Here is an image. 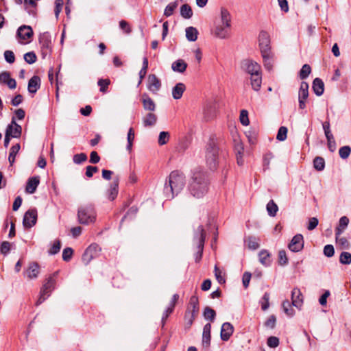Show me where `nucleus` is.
<instances>
[{"instance_id": "obj_1", "label": "nucleus", "mask_w": 351, "mask_h": 351, "mask_svg": "<svg viewBox=\"0 0 351 351\" xmlns=\"http://www.w3.org/2000/svg\"><path fill=\"white\" fill-rule=\"evenodd\" d=\"M208 189V180L205 172L199 169L195 170L188 186L189 193L199 199L206 195Z\"/></svg>"}, {"instance_id": "obj_2", "label": "nucleus", "mask_w": 351, "mask_h": 351, "mask_svg": "<svg viewBox=\"0 0 351 351\" xmlns=\"http://www.w3.org/2000/svg\"><path fill=\"white\" fill-rule=\"evenodd\" d=\"M186 184V178L183 173L173 171L166 178L163 192L167 199H171L181 192Z\"/></svg>"}, {"instance_id": "obj_3", "label": "nucleus", "mask_w": 351, "mask_h": 351, "mask_svg": "<svg viewBox=\"0 0 351 351\" xmlns=\"http://www.w3.org/2000/svg\"><path fill=\"white\" fill-rule=\"evenodd\" d=\"M220 154H223V151L220 150L218 138L216 135L212 134L205 147L206 162L211 171H215L217 169Z\"/></svg>"}, {"instance_id": "obj_4", "label": "nucleus", "mask_w": 351, "mask_h": 351, "mask_svg": "<svg viewBox=\"0 0 351 351\" xmlns=\"http://www.w3.org/2000/svg\"><path fill=\"white\" fill-rule=\"evenodd\" d=\"M242 68L250 75L252 88L258 91L261 87L262 76L260 64L251 60H245L242 62Z\"/></svg>"}, {"instance_id": "obj_5", "label": "nucleus", "mask_w": 351, "mask_h": 351, "mask_svg": "<svg viewBox=\"0 0 351 351\" xmlns=\"http://www.w3.org/2000/svg\"><path fill=\"white\" fill-rule=\"evenodd\" d=\"M206 238V232L202 225H199L195 230L193 236V243L196 245L197 252L195 254V261L198 263L202 257L204 245Z\"/></svg>"}, {"instance_id": "obj_6", "label": "nucleus", "mask_w": 351, "mask_h": 351, "mask_svg": "<svg viewBox=\"0 0 351 351\" xmlns=\"http://www.w3.org/2000/svg\"><path fill=\"white\" fill-rule=\"evenodd\" d=\"M77 218L81 224L88 225L93 223L96 219V213L93 206L86 205L79 208Z\"/></svg>"}, {"instance_id": "obj_7", "label": "nucleus", "mask_w": 351, "mask_h": 351, "mask_svg": "<svg viewBox=\"0 0 351 351\" xmlns=\"http://www.w3.org/2000/svg\"><path fill=\"white\" fill-rule=\"evenodd\" d=\"M58 272H55L46 279L45 282L41 288L40 297L36 301V304L37 306L40 305L50 295L51 291L54 289L56 285L55 278Z\"/></svg>"}, {"instance_id": "obj_8", "label": "nucleus", "mask_w": 351, "mask_h": 351, "mask_svg": "<svg viewBox=\"0 0 351 351\" xmlns=\"http://www.w3.org/2000/svg\"><path fill=\"white\" fill-rule=\"evenodd\" d=\"M39 43L41 46L43 58H45L51 52L52 43L51 35L48 32H44L40 34L39 36Z\"/></svg>"}, {"instance_id": "obj_9", "label": "nucleus", "mask_w": 351, "mask_h": 351, "mask_svg": "<svg viewBox=\"0 0 351 351\" xmlns=\"http://www.w3.org/2000/svg\"><path fill=\"white\" fill-rule=\"evenodd\" d=\"M101 249L97 244L93 243L90 245L84 251L82 256V261L85 265L99 255Z\"/></svg>"}, {"instance_id": "obj_10", "label": "nucleus", "mask_w": 351, "mask_h": 351, "mask_svg": "<svg viewBox=\"0 0 351 351\" xmlns=\"http://www.w3.org/2000/svg\"><path fill=\"white\" fill-rule=\"evenodd\" d=\"M259 47L261 54L272 53L270 47V38L268 33L261 31L258 36Z\"/></svg>"}, {"instance_id": "obj_11", "label": "nucleus", "mask_w": 351, "mask_h": 351, "mask_svg": "<svg viewBox=\"0 0 351 351\" xmlns=\"http://www.w3.org/2000/svg\"><path fill=\"white\" fill-rule=\"evenodd\" d=\"M37 210L36 209H29L24 215L23 219V225L25 228H31L37 221Z\"/></svg>"}, {"instance_id": "obj_12", "label": "nucleus", "mask_w": 351, "mask_h": 351, "mask_svg": "<svg viewBox=\"0 0 351 351\" xmlns=\"http://www.w3.org/2000/svg\"><path fill=\"white\" fill-rule=\"evenodd\" d=\"M304 243L303 236L301 234H297L292 238L288 247L291 252H298L303 249Z\"/></svg>"}, {"instance_id": "obj_13", "label": "nucleus", "mask_w": 351, "mask_h": 351, "mask_svg": "<svg viewBox=\"0 0 351 351\" xmlns=\"http://www.w3.org/2000/svg\"><path fill=\"white\" fill-rule=\"evenodd\" d=\"M22 132V128L16 123L15 117L12 118L11 123L7 126L5 134L12 138H20Z\"/></svg>"}, {"instance_id": "obj_14", "label": "nucleus", "mask_w": 351, "mask_h": 351, "mask_svg": "<svg viewBox=\"0 0 351 351\" xmlns=\"http://www.w3.org/2000/svg\"><path fill=\"white\" fill-rule=\"evenodd\" d=\"M147 87L153 94H156L161 88V82L155 74H150L147 77Z\"/></svg>"}, {"instance_id": "obj_15", "label": "nucleus", "mask_w": 351, "mask_h": 351, "mask_svg": "<svg viewBox=\"0 0 351 351\" xmlns=\"http://www.w3.org/2000/svg\"><path fill=\"white\" fill-rule=\"evenodd\" d=\"M234 332L233 326L229 322H225L222 324L221 328V339L222 341H227L230 339Z\"/></svg>"}, {"instance_id": "obj_16", "label": "nucleus", "mask_w": 351, "mask_h": 351, "mask_svg": "<svg viewBox=\"0 0 351 351\" xmlns=\"http://www.w3.org/2000/svg\"><path fill=\"white\" fill-rule=\"evenodd\" d=\"M0 83L6 84L10 89H14L16 87V82L10 77L8 71H3L0 73Z\"/></svg>"}, {"instance_id": "obj_17", "label": "nucleus", "mask_w": 351, "mask_h": 351, "mask_svg": "<svg viewBox=\"0 0 351 351\" xmlns=\"http://www.w3.org/2000/svg\"><path fill=\"white\" fill-rule=\"evenodd\" d=\"M39 273L40 266L35 262L31 263L25 272L26 277L30 280L36 278Z\"/></svg>"}, {"instance_id": "obj_18", "label": "nucleus", "mask_w": 351, "mask_h": 351, "mask_svg": "<svg viewBox=\"0 0 351 351\" xmlns=\"http://www.w3.org/2000/svg\"><path fill=\"white\" fill-rule=\"evenodd\" d=\"M291 304L293 307H299L303 304V295L298 288H294L291 291Z\"/></svg>"}, {"instance_id": "obj_19", "label": "nucleus", "mask_w": 351, "mask_h": 351, "mask_svg": "<svg viewBox=\"0 0 351 351\" xmlns=\"http://www.w3.org/2000/svg\"><path fill=\"white\" fill-rule=\"evenodd\" d=\"M141 101L145 110L154 112L156 110L155 102L147 93L143 94Z\"/></svg>"}, {"instance_id": "obj_20", "label": "nucleus", "mask_w": 351, "mask_h": 351, "mask_svg": "<svg viewBox=\"0 0 351 351\" xmlns=\"http://www.w3.org/2000/svg\"><path fill=\"white\" fill-rule=\"evenodd\" d=\"M33 35V31L30 26L22 25L17 30L18 37L23 40L30 38Z\"/></svg>"}, {"instance_id": "obj_21", "label": "nucleus", "mask_w": 351, "mask_h": 351, "mask_svg": "<svg viewBox=\"0 0 351 351\" xmlns=\"http://www.w3.org/2000/svg\"><path fill=\"white\" fill-rule=\"evenodd\" d=\"M40 78L38 75H34L28 82L27 90L29 93L35 94L40 87Z\"/></svg>"}, {"instance_id": "obj_22", "label": "nucleus", "mask_w": 351, "mask_h": 351, "mask_svg": "<svg viewBox=\"0 0 351 351\" xmlns=\"http://www.w3.org/2000/svg\"><path fill=\"white\" fill-rule=\"evenodd\" d=\"M210 330H211V324L208 323L204 325L203 328L202 332V346L205 348H208L210 345Z\"/></svg>"}, {"instance_id": "obj_23", "label": "nucleus", "mask_w": 351, "mask_h": 351, "mask_svg": "<svg viewBox=\"0 0 351 351\" xmlns=\"http://www.w3.org/2000/svg\"><path fill=\"white\" fill-rule=\"evenodd\" d=\"M40 183V178L39 176H34L29 178L27 180L25 191L27 193L33 194L35 193L38 186Z\"/></svg>"}, {"instance_id": "obj_24", "label": "nucleus", "mask_w": 351, "mask_h": 351, "mask_svg": "<svg viewBox=\"0 0 351 351\" xmlns=\"http://www.w3.org/2000/svg\"><path fill=\"white\" fill-rule=\"evenodd\" d=\"M349 219L346 216L341 217L339 220L337 226L335 228V236H341V234L345 231L349 224Z\"/></svg>"}, {"instance_id": "obj_25", "label": "nucleus", "mask_w": 351, "mask_h": 351, "mask_svg": "<svg viewBox=\"0 0 351 351\" xmlns=\"http://www.w3.org/2000/svg\"><path fill=\"white\" fill-rule=\"evenodd\" d=\"M231 27H226L224 25L218 24L216 25L215 29V35L221 39H224L228 37L229 29Z\"/></svg>"}, {"instance_id": "obj_26", "label": "nucleus", "mask_w": 351, "mask_h": 351, "mask_svg": "<svg viewBox=\"0 0 351 351\" xmlns=\"http://www.w3.org/2000/svg\"><path fill=\"white\" fill-rule=\"evenodd\" d=\"M219 24L224 25L226 27H231V14L225 8H221Z\"/></svg>"}, {"instance_id": "obj_27", "label": "nucleus", "mask_w": 351, "mask_h": 351, "mask_svg": "<svg viewBox=\"0 0 351 351\" xmlns=\"http://www.w3.org/2000/svg\"><path fill=\"white\" fill-rule=\"evenodd\" d=\"M312 88L316 95L321 96L324 91V84L320 78L317 77L313 82Z\"/></svg>"}, {"instance_id": "obj_28", "label": "nucleus", "mask_w": 351, "mask_h": 351, "mask_svg": "<svg viewBox=\"0 0 351 351\" xmlns=\"http://www.w3.org/2000/svg\"><path fill=\"white\" fill-rule=\"evenodd\" d=\"M215 108L212 104H207L203 110V120L208 121L215 117Z\"/></svg>"}, {"instance_id": "obj_29", "label": "nucleus", "mask_w": 351, "mask_h": 351, "mask_svg": "<svg viewBox=\"0 0 351 351\" xmlns=\"http://www.w3.org/2000/svg\"><path fill=\"white\" fill-rule=\"evenodd\" d=\"M186 86L183 83H178L172 89V97L175 99H179L182 97Z\"/></svg>"}, {"instance_id": "obj_30", "label": "nucleus", "mask_w": 351, "mask_h": 351, "mask_svg": "<svg viewBox=\"0 0 351 351\" xmlns=\"http://www.w3.org/2000/svg\"><path fill=\"white\" fill-rule=\"evenodd\" d=\"M118 187H119V179L117 178L114 180L110 184V189L108 192V197L110 200H114L118 194Z\"/></svg>"}, {"instance_id": "obj_31", "label": "nucleus", "mask_w": 351, "mask_h": 351, "mask_svg": "<svg viewBox=\"0 0 351 351\" xmlns=\"http://www.w3.org/2000/svg\"><path fill=\"white\" fill-rule=\"evenodd\" d=\"M158 120L157 116L152 113H147L143 119V123L145 127H152L154 126Z\"/></svg>"}, {"instance_id": "obj_32", "label": "nucleus", "mask_w": 351, "mask_h": 351, "mask_svg": "<svg viewBox=\"0 0 351 351\" xmlns=\"http://www.w3.org/2000/svg\"><path fill=\"white\" fill-rule=\"evenodd\" d=\"M265 68L268 71H271L273 69V53L261 54Z\"/></svg>"}, {"instance_id": "obj_33", "label": "nucleus", "mask_w": 351, "mask_h": 351, "mask_svg": "<svg viewBox=\"0 0 351 351\" xmlns=\"http://www.w3.org/2000/svg\"><path fill=\"white\" fill-rule=\"evenodd\" d=\"M187 68V64L182 59L173 62L171 64V69L175 72L183 73Z\"/></svg>"}, {"instance_id": "obj_34", "label": "nucleus", "mask_w": 351, "mask_h": 351, "mask_svg": "<svg viewBox=\"0 0 351 351\" xmlns=\"http://www.w3.org/2000/svg\"><path fill=\"white\" fill-rule=\"evenodd\" d=\"M258 257H259V261L260 263L265 266H269L271 264V259H270V254L269 252L266 250H262L258 253Z\"/></svg>"}, {"instance_id": "obj_35", "label": "nucleus", "mask_w": 351, "mask_h": 351, "mask_svg": "<svg viewBox=\"0 0 351 351\" xmlns=\"http://www.w3.org/2000/svg\"><path fill=\"white\" fill-rule=\"evenodd\" d=\"M186 38L190 42H195L197 39L198 31L195 27H188L185 29Z\"/></svg>"}, {"instance_id": "obj_36", "label": "nucleus", "mask_w": 351, "mask_h": 351, "mask_svg": "<svg viewBox=\"0 0 351 351\" xmlns=\"http://www.w3.org/2000/svg\"><path fill=\"white\" fill-rule=\"evenodd\" d=\"M308 97V84L302 82L298 91V99H307Z\"/></svg>"}, {"instance_id": "obj_37", "label": "nucleus", "mask_w": 351, "mask_h": 351, "mask_svg": "<svg viewBox=\"0 0 351 351\" xmlns=\"http://www.w3.org/2000/svg\"><path fill=\"white\" fill-rule=\"evenodd\" d=\"M21 145L19 143H16L11 147L8 156V161L11 166L14 163L16 156L19 153Z\"/></svg>"}, {"instance_id": "obj_38", "label": "nucleus", "mask_w": 351, "mask_h": 351, "mask_svg": "<svg viewBox=\"0 0 351 351\" xmlns=\"http://www.w3.org/2000/svg\"><path fill=\"white\" fill-rule=\"evenodd\" d=\"M245 243L248 248L252 250H255L260 247L259 239L254 236L248 237L245 240Z\"/></svg>"}, {"instance_id": "obj_39", "label": "nucleus", "mask_w": 351, "mask_h": 351, "mask_svg": "<svg viewBox=\"0 0 351 351\" xmlns=\"http://www.w3.org/2000/svg\"><path fill=\"white\" fill-rule=\"evenodd\" d=\"M180 15L186 19H189L193 16V11L189 4H184L180 7Z\"/></svg>"}, {"instance_id": "obj_40", "label": "nucleus", "mask_w": 351, "mask_h": 351, "mask_svg": "<svg viewBox=\"0 0 351 351\" xmlns=\"http://www.w3.org/2000/svg\"><path fill=\"white\" fill-rule=\"evenodd\" d=\"M313 167L318 171H322L325 168V160L324 158L316 156L313 160Z\"/></svg>"}, {"instance_id": "obj_41", "label": "nucleus", "mask_w": 351, "mask_h": 351, "mask_svg": "<svg viewBox=\"0 0 351 351\" xmlns=\"http://www.w3.org/2000/svg\"><path fill=\"white\" fill-rule=\"evenodd\" d=\"M278 210V207L277 204L274 202V200H270L267 204V211L268 215L271 217H275Z\"/></svg>"}, {"instance_id": "obj_42", "label": "nucleus", "mask_w": 351, "mask_h": 351, "mask_svg": "<svg viewBox=\"0 0 351 351\" xmlns=\"http://www.w3.org/2000/svg\"><path fill=\"white\" fill-rule=\"evenodd\" d=\"M195 308L193 309L192 311H186L184 315V319L186 321V326L188 328H190L193 323L195 319Z\"/></svg>"}, {"instance_id": "obj_43", "label": "nucleus", "mask_w": 351, "mask_h": 351, "mask_svg": "<svg viewBox=\"0 0 351 351\" xmlns=\"http://www.w3.org/2000/svg\"><path fill=\"white\" fill-rule=\"evenodd\" d=\"M61 248V242L60 240L56 239L53 241L50 249L48 250L49 255H55L58 254Z\"/></svg>"}, {"instance_id": "obj_44", "label": "nucleus", "mask_w": 351, "mask_h": 351, "mask_svg": "<svg viewBox=\"0 0 351 351\" xmlns=\"http://www.w3.org/2000/svg\"><path fill=\"white\" fill-rule=\"evenodd\" d=\"M134 139V131L132 128H130L128 130V135H127L128 145L126 146V149L129 152H131V151H132Z\"/></svg>"}, {"instance_id": "obj_45", "label": "nucleus", "mask_w": 351, "mask_h": 351, "mask_svg": "<svg viewBox=\"0 0 351 351\" xmlns=\"http://www.w3.org/2000/svg\"><path fill=\"white\" fill-rule=\"evenodd\" d=\"M177 7H178L177 1H174V2H171V3H169L166 6V8L164 10V15L167 17L171 16Z\"/></svg>"}, {"instance_id": "obj_46", "label": "nucleus", "mask_w": 351, "mask_h": 351, "mask_svg": "<svg viewBox=\"0 0 351 351\" xmlns=\"http://www.w3.org/2000/svg\"><path fill=\"white\" fill-rule=\"evenodd\" d=\"M339 262L343 265H350L351 263V254L347 252H343L339 256Z\"/></svg>"}, {"instance_id": "obj_47", "label": "nucleus", "mask_w": 351, "mask_h": 351, "mask_svg": "<svg viewBox=\"0 0 351 351\" xmlns=\"http://www.w3.org/2000/svg\"><path fill=\"white\" fill-rule=\"evenodd\" d=\"M311 72V66L307 64H304L302 66V67L300 71V74H299L300 79H302V80L306 79L310 75Z\"/></svg>"}, {"instance_id": "obj_48", "label": "nucleus", "mask_w": 351, "mask_h": 351, "mask_svg": "<svg viewBox=\"0 0 351 351\" xmlns=\"http://www.w3.org/2000/svg\"><path fill=\"white\" fill-rule=\"evenodd\" d=\"M169 133L168 132H160L158 136V143L160 145L167 143L169 140Z\"/></svg>"}, {"instance_id": "obj_49", "label": "nucleus", "mask_w": 351, "mask_h": 351, "mask_svg": "<svg viewBox=\"0 0 351 351\" xmlns=\"http://www.w3.org/2000/svg\"><path fill=\"white\" fill-rule=\"evenodd\" d=\"M287 132H288V130L286 127L281 126L278 131V134L276 136L277 140H278L280 141H285L287 136Z\"/></svg>"}, {"instance_id": "obj_50", "label": "nucleus", "mask_w": 351, "mask_h": 351, "mask_svg": "<svg viewBox=\"0 0 351 351\" xmlns=\"http://www.w3.org/2000/svg\"><path fill=\"white\" fill-rule=\"evenodd\" d=\"M216 316V312L213 308H205L204 312V317L206 319L214 322Z\"/></svg>"}, {"instance_id": "obj_51", "label": "nucleus", "mask_w": 351, "mask_h": 351, "mask_svg": "<svg viewBox=\"0 0 351 351\" xmlns=\"http://www.w3.org/2000/svg\"><path fill=\"white\" fill-rule=\"evenodd\" d=\"M351 152V148L349 146H343L339 149V154L342 159H346L349 157Z\"/></svg>"}, {"instance_id": "obj_52", "label": "nucleus", "mask_w": 351, "mask_h": 351, "mask_svg": "<svg viewBox=\"0 0 351 351\" xmlns=\"http://www.w3.org/2000/svg\"><path fill=\"white\" fill-rule=\"evenodd\" d=\"M276 317L274 315H270L264 323L266 328L273 329L276 326Z\"/></svg>"}, {"instance_id": "obj_53", "label": "nucleus", "mask_w": 351, "mask_h": 351, "mask_svg": "<svg viewBox=\"0 0 351 351\" xmlns=\"http://www.w3.org/2000/svg\"><path fill=\"white\" fill-rule=\"evenodd\" d=\"M87 160V156L84 153L77 154L73 156V162L80 165Z\"/></svg>"}, {"instance_id": "obj_54", "label": "nucleus", "mask_w": 351, "mask_h": 351, "mask_svg": "<svg viewBox=\"0 0 351 351\" xmlns=\"http://www.w3.org/2000/svg\"><path fill=\"white\" fill-rule=\"evenodd\" d=\"M110 84V81L109 79H100L97 82L98 86L100 87V91L102 93H106L108 88V85Z\"/></svg>"}, {"instance_id": "obj_55", "label": "nucleus", "mask_w": 351, "mask_h": 351, "mask_svg": "<svg viewBox=\"0 0 351 351\" xmlns=\"http://www.w3.org/2000/svg\"><path fill=\"white\" fill-rule=\"evenodd\" d=\"M327 139V145L328 147V149L331 152H334L337 149V145L336 142L335 141V138L333 135L329 136L328 137H326Z\"/></svg>"}, {"instance_id": "obj_56", "label": "nucleus", "mask_w": 351, "mask_h": 351, "mask_svg": "<svg viewBox=\"0 0 351 351\" xmlns=\"http://www.w3.org/2000/svg\"><path fill=\"white\" fill-rule=\"evenodd\" d=\"M73 254V250L71 247L64 248L62 252V259L66 262L69 261L71 259Z\"/></svg>"}, {"instance_id": "obj_57", "label": "nucleus", "mask_w": 351, "mask_h": 351, "mask_svg": "<svg viewBox=\"0 0 351 351\" xmlns=\"http://www.w3.org/2000/svg\"><path fill=\"white\" fill-rule=\"evenodd\" d=\"M240 121L243 125H248L250 123L248 119V112L246 110H242L240 113Z\"/></svg>"}, {"instance_id": "obj_58", "label": "nucleus", "mask_w": 351, "mask_h": 351, "mask_svg": "<svg viewBox=\"0 0 351 351\" xmlns=\"http://www.w3.org/2000/svg\"><path fill=\"white\" fill-rule=\"evenodd\" d=\"M215 276L219 284H223L226 282L224 277L222 276V271L218 268L217 265L215 266Z\"/></svg>"}, {"instance_id": "obj_59", "label": "nucleus", "mask_w": 351, "mask_h": 351, "mask_svg": "<svg viewBox=\"0 0 351 351\" xmlns=\"http://www.w3.org/2000/svg\"><path fill=\"white\" fill-rule=\"evenodd\" d=\"M337 243L343 249H348L349 247V242L345 237H341V236H335Z\"/></svg>"}, {"instance_id": "obj_60", "label": "nucleus", "mask_w": 351, "mask_h": 351, "mask_svg": "<svg viewBox=\"0 0 351 351\" xmlns=\"http://www.w3.org/2000/svg\"><path fill=\"white\" fill-rule=\"evenodd\" d=\"M24 60L28 64H33L36 61V56L34 52H27L24 55Z\"/></svg>"}, {"instance_id": "obj_61", "label": "nucleus", "mask_w": 351, "mask_h": 351, "mask_svg": "<svg viewBox=\"0 0 351 351\" xmlns=\"http://www.w3.org/2000/svg\"><path fill=\"white\" fill-rule=\"evenodd\" d=\"M10 251V243L8 241H3L1 243L0 245V252L4 256H6L9 254Z\"/></svg>"}, {"instance_id": "obj_62", "label": "nucleus", "mask_w": 351, "mask_h": 351, "mask_svg": "<svg viewBox=\"0 0 351 351\" xmlns=\"http://www.w3.org/2000/svg\"><path fill=\"white\" fill-rule=\"evenodd\" d=\"M278 262L280 265H286L288 263V258L285 250L279 251Z\"/></svg>"}, {"instance_id": "obj_63", "label": "nucleus", "mask_w": 351, "mask_h": 351, "mask_svg": "<svg viewBox=\"0 0 351 351\" xmlns=\"http://www.w3.org/2000/svg\"><path fill=\"white\" fill-rule=\"evenodd\" d=\"M267 346L270 348H276L279 345V339L276 337H269L267 341Z\"/></svg>"}, {"instance_id": "obj_64", "label": "nucleus", "mask_w": 351, "mask_h": 351, "mask_svg": "<svg viewBox=\"0 0 351 351\" xmlns=\"http://www.w3.org/2000/svg\"><path fill=\"white\" fill-rule=\"evenodd\" d=\"M335 254V249L332 245H326L324 247V254L327 257H332Z\"/></svg>"}]
</instances>
